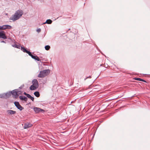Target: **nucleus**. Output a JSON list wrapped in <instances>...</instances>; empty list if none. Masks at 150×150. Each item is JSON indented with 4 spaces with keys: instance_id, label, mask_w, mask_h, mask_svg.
I'll use <instances>...</instances> for the list:
<instances>
[{
    "instance_id": "9b49d317",
    "label": "nucleus",
    "mask_w": 150,
    "mask_h": 150,
    "mask_svg": "<svg viewBox=\"0 0 150 150\" xmlns=\"http://www.w3.org/2000/svg\"><path fill=\"white\" fill-rule=\"evenodd\" d=\"M21 47V50L23 52L26 53H27L28 54V55L30 54V52L27 50L24 47Z\"/></svg>"
},
{
    "instance_id": "4468645a",
    "label": "nucleus",
    "mask_w": 150,
    "mask_h": 150,
    "mask_svg": "<svg viewBox=\"0 0 150 150\" xmlns=\"http://www.w3.org/2000/svg\"><path fill=\"white\" fill-rule=\"evenodd\" d=\"M52 22V21L50 19H48L46 21L43 23L42 24H44L46 23L48 24H51Z\"/></svg>"
},
{
    "instance_id": "6e6552de",
    "label": "nucleus",
    "mask_w": 150,
    "mask_h": 150,
    "mask_svg": "<svg viewBox=\"0 0 150 150\" xmlns=\"http://www.w3.org/2000/svg\"><path fill=\"white\" fill-rule=\"evenodd\" d=\"M34 110L36 113H39L40 112H44V110L37 107H34Z\"/></svg>"
},
{
    "instance_id": "39448f33",
    "label": "nucleus",
    "mask_w": 150,
    "mask_h": 150,
    "mask_svg": "<svg viewBox=\"0 0 150 150\" xmlns=\"http://www.w3.org/2000/svg\"><path fill=\"white\" fill-rule=\"evenodd\" d=\"M11 28V26L10 25H4L2 26H1V30H4L7 29H10Z\"/></svg>"
},
{
    "instance_id": "9d476101",
    "label": "nucleus",
    "mask_w": 150,
    "mask_h": 150,
    "mask_svg": "<svg viewBox=\"0 0 150 150\" xmlns=\"http://www.w3.org/2000/svg\"><path fill=\"white\" fill-rule=\"evenodd\" d=\"M29 56L31 57L33 59H34L35 60H37L38 61H40V59L37 56H35L33 55L31 52H30V54H29Z\"/></svg>"
},
{
    "instance_id": "f3484780",
    "label": "nucleus",
    "mask_w": 150,
    "mask_h": 150,
    "mask_svg": "<svg viewBox=\"0 0 150 150\" xmlns=\"http://www.w3.org/2000/svg\"><path fill=\"white\" fill-rule=\"evenodd\" d=\"M34 95L37 97H39L40 96L39 93L38 91H35L34 93Z\"/></svg>"
},
{
    "instance_id": "5701e85b",
    "label": "nucleus",
    "mask_w": 150,
    "mask_h": 150,
    "mask_svg": "<svg viewBox=\"0 0 150 150\" xmlns=\"http://www.w3.org/2000/svg\"><path fill=\"white\" fill-rule=\"evenodd\" d=\"M0 97L1 98H5V94H4L3 95H0Z\"/></svg>"
},
{
    "instance_id": "393cba45",
    "label": "nucleus",
    "mask_w": 150,
    "mask_h": 150,
    "mask_svg": "<svg viewBox=\"0 0 150 150\" xmlns=\"http://www.w3.org/2000/svg\"><path fill=\"white\" fill-rule=\"evenodd\" d=\"M24 94L25 95H26L27 96H28V94H27V93H26L25 92H24Z\"/></svg>"
},
{
    "instance_id": "f03ea898",
    "label": "nucleus",
    "mask_w": 150,
    "mask_h": 150,
    "mask_svg": "<svg viewBox=\"0 0 150 150\" xmlns=\"http://www.w3.org/2000/svg\"><path fill=\"white\" fill-rule=\"evenodd\" d=\"M50 73V70L49 69L45 70L40 72L38 76V77L39 78L44 77Z\"/></svg>"
},
{
    "instance_id": "f8f14e48",
    "label": "nucleus",
    "mask_w": 150,
    "mask_h": 150,
    "mask_svg": "<svg viewBox=\"0 0 150 150\" xmlns=\"http://www.w3.org/2000/svg\"><path fill=\"white\" fill-rule=\"evenodd\" d=\"M8 114L9 115H14L16 114V112L13 110H8L7 111Z\"/></svg>"
},
{
    "instance_id": "4be33fe9",
    "label": "nucleus",
    "mask_w": 150,
    "mask_h": 150,
    "mask_svg": "<svg viewBox=\"0 0 150 150\" xmlns=\"http://www.w3.org/2000/svg\"><path fill=\"white\" fill-rule=\"evenodd\" d=\"M17 95H18V96L19 95L21 94L22 92L20 91H18V90L17 91Z\"/></svg>"
},
{
    "instance_id": "cd10ccee",
    "label": "nucleus",
    "mask_w": 150,
    "mask_h": 150,
    "mask_svg": "<svg viewBox=\"0 0 150 150\" xmlns=\"http://www.w3.org/2000/svg\"><path fill=\"white\" fill-rule=\"evenodd\" d=\"M1 30V26H0V30Z\"/></svg>"
},
{
    "instance_id": "20e7f679",
    "label": "nucleus",
    "mask_w": 150,
    "mask_h": 150,
    "mask_svg": "<svg viewBox=\"0 0 150 150\" xmlns=\"http://www.w3.org/2000/svg\"><path fill=\"white\" fill-rule=\"evenodd\" d=\"M17 89H15L11 91V94L13 96V97L16 98H17L18 96V95H17Z\"/></svg>"
},
{
    "instance_id": "aec40b11",
    "label": "nucleus",
    "mask_w": 150,
    "mask_h": 150,
    "mask_svg": "<svg viewBox=\"0 0 150 150\" xmlns=\"http://www.w3.org/2000/svg\"><path fill=\"white\" fill-rule=\"evenodd\" d=\"M28 98H30L32 101H33L34 100V98L33 97L31 96L30 94L28 95L27 96Z\"/></svg>"
},
{
    "instance_id": "1a4fd4ad",
    "label": "nucleus",
    "mask_w": 150,
    "mask_h": 150,
    "mask_svg": "<svg viewBox=\"0 0 150 150\" xmlns=\"http://www.w3.org/2000/svg\"><path fill=\"white\" fill-rule=\"evenodd\" d=\"M33 85L35 86L36 87L38 88L39 84L38 81L36 79H34L32 81Z\"/></svg>"
},
{
    "instance_id": "6ab92c4d",
    "label": "nucleus",
    "mask_w": 150,
    "mask_h": 150,
    "mask_svg": "<svg viewBox=\"0 0 150 150\" xmlns=\"http://www.w3.org/2000/svg\"><path fill=\"white\" fill-rule=\"evenodd\" d=\"M134 79L137 81H139L143 82H146V81L144 80L141 79V78H135Z\"/></svg>"
},
{
    "instance_id": "bb28decb",
    "label": "nucleus",
    "mask_w": 150,
    "mask_h": 150,
    "mask_svg": "<svg viewBox=\"0 0 150 150\" xmlns=\"http://www.w3.org/2000/svg\"><path fill=\"white\" fill-rule=\"evenodd\" d=\"M1 42H3V43H6V42L5 41H3V40L1 41Z\"/></svg>"
},
{
    "instance_id": "a878e982",
    "label": "nucleus",
    "mask_w": 150,
    "mask_h": 150,
    "mask_svg": "<svg viewBox=\"0 0 150 150\" xmlns=\"http://www.w3.org/2000/svg\"><path fill=\"white\" fill-rule=\"evenodd\" d=\"M24 86V85H22L21 86V87H19V88H23Z\"/></svg>"
},
{
    "instance_id": "ddd939ff",
    "label": "nucleus",
    "mask_w": 150,
    "mask_h": 150,
    "mask_svg": "<svg viewBox=\"0 0 150 150\" xmlns=\"http://www.w3.org/2000/svg\"><path fill=\"white\" fill-rule=\"evenodd\" d=\"M19 97L20 99L22 100H24L25 101H26L27 100V98L24 96H19Z\"/></svg>"
},
{
    "instance_id": "c85d7f7f",
    "label": "nucleus",
    "mask_w": 150,
    "mask_h": 150,
    "mask_svg": "<svg viewBox=\"0 0 150 150\" xmlns=\"http://www.w3.org/2000/svg\"><path fill=\"white\" fill-rule=\"evenodd\" d=\"M89 77L91 78V76H89Z\"/></svg>"
},
{
    "instance_id": "2eb2a0df",
    "label": "nucleus",
    "mask_w": 150,
    "mask_h": 150,
    "mask_svg": "<svg viewBox=\"0 0 150 150\" xmlns=\"http://www.w3.org/2000/svg\"><path fill=\"white\" fill-rule=\"evenodd\" d=\"M37 88V87H36L34 85H31L30 87V89L31 90H35V89L37 88Z\"/></svg>"
},
{
    "instance_id": "7ed1b4c3",
    "label": "nucleus",
    "mask_w": 150,
    "mask_h": 150,
    "mask_svg": "<svg viewBox=\"0 0 150 150\" xmlns=\"http://www.w3.org/2000/svg\"><path fill=\"white\" fill-rule=\"evenodd\" d=\"M14 104L16 108L20 110H23L24 108L19 104L18 102L15 101Z\"/></svg>"
},
{
    "instance_id": "423d86ee",
    "label": "nucleus",
    "mask_w": 150,
    "mask_h": 150,
    "mask_svg": "<svg viewBox=\"0 0 150 150\" xmlns=\"http://www.w3.org/2000/svg\"><path fill=\"white\" fill-rule=\"evenodd\" d=\"M33 126V125L29 122H26L24 124L23 127L24 129H27Z\"/></svg>"
},
{
    "instance_id": "dca6fc26",
    "label": "nucleus",
    "mask_w": 150,
    "mask_h": 150,
    "mask_svg": "<svg viewBox=\"0 0 150 150\" xmlns=\"http://www.w3.org/2000/svg\"><path fill=\"white\" fill-rule=\"evenodd\" d=\"M12 46L15 48H16L18 49H20L21 47V46L19 45H17V44H14L12 45Z\"/></svg>"
},
{
    "instance_id": "0eeeda50",
    "label": "nucleus",
    "mask_w": 150,
    "mask_h": 150,
    "mask_svg": "<svg viewBox=\"0 0 150 150\" xmlns=\"http://www.w3.org/2000/svg\"><path fill=\"white\" fill-rule=\"evenodd\" d=\"M0 38L4 39L7 38V37L5 35V32L4 31H1L0 32Z\"/></svg>"
},
{
    "instance_id": "b1692460",
    "label": "nucleus",
    "mask_w": 150,
    "mask_h": 150,
    "mask_svg": "<svg viewBox=\"0 0 150 150\" xmlns=\"http://www.w3.org/2000/svg\"><path fill=\"white\" fill-rule=\"evenodd\" d=\"M41 30L40 28H38L36 30V31L38 33L40 32L41 31Z\"/></svg>"
},
{
    "instance_id": "a211bd4d",
    "label": "nucleus",
    "mask_w": 150,
    "mask_h": 150,
    "mask_svg": "<svg viewBox=\"0 0 150 150\" xmlns=\"http://www.w3.org/2000/svg\"><path fill=\"white\" fill-rule=\"evenodd\" d=\"M11 94V92L5 94L6 98L9 97Z\"/></svg>"
},
{
    "instance_id": "412c9836",
    "label": "nucleus",
    "mask_w": 150,
    "mask_h": 150,
    "mask_svg": "<svg viewBox=\"0 0 150 150\" xmlns=\"http://www.w3.org/2000/svg\"><path fill=\"white\" fill-rule=\"evenodd\" d=\"M50 48V46L48 45L45 46V49L47 50H49Z\"/></svg>"
},
{
    "instance_id": "f257e3e1",
    "label": "nucleus",
    "mask_w": 150,
    "mask_h": 150,
    "mask_svg": "<svg viewBox=\"0 0 150 150\" xmlns=\"http://www.w3.org/2000/svg\"><path fill=\"white\" fill-rule=\"evenodd\" d=\"M23 14V11L21 10L16 11L14 14L12 15L10 18L9 19L15 21L19 19Z\"/></svg>"
}]
</instances>
